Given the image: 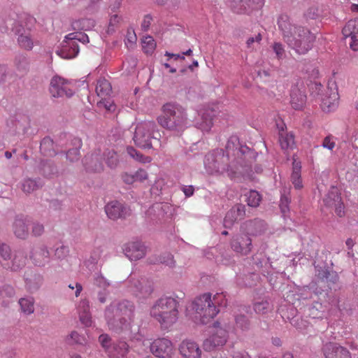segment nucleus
Masks as SVG:
<instances>
[{"mask_svg": "<svg viewBox=\"0 0 358 358\" xmlns=\"http://www.w3.org/2000/svg\"><path fill=\"white\" fill-rule=\"evenodd\" d=\"M250 149L241 144L237 136H231L226 145V155L222 150H213L207 154L204 159V167L210 175L220 176L227 173L233 178L242 166Z\"/></svg>", "mask_w": 358, "mask_h": 358, "instance_id": "1", "label": "nucleus"}, {"mask_svg": "<svg viewBox=\"0 0 358 358\" xmlns=\"http://www.w3.org/2000/svg\"><path fill=\"white\" fill-rule=\"evenodd\" d=\"M227 300L223 293H206L196 298L186 308V315L196 324H206L217 315L218 306H225Z\"/></svg>", "mask_w": 358, "mask_h": 358, "instance_id": "2", "label": "nucleus"}, {"mask_svg": "<svg viewBox=\"0 0 358 358\" xmlns=\"http://www.w3.org/2000/svg\"><path fill=\"white\" fill-rule=\"evenodd\" d=\"M278 25L285 41L298 54H305L312 48L314 35L309 30L293 24L287 15L279 17Z\"/></svg>", "mask_w": 358, "mask_h": 358, "instance_id": "3", "label": "nucleus"}, {"mask_svg": "<svg viewBox=\"0 0 358 358\" xmlns=\"http://www.w3.org/2000/svg\"><path fill=\"white\" fill-rule=\"evenodd\" d=\"M134 305L129 301L111 303L105 310V318L108 328L116 332H132Z\"/></svg>", "mask_w": 358, "mask_h": 358, "instance_id": "4", "label": "nucleus"}, {"mask_svg": "<svg viewBox=\"0 0 358 358\" xmlns=\"http://www.w3.org/2000/svg\"><path fill=\"white\" fill-rule=\"evenodd\" d=\"M157 122L163 128L176 134L183 131L190 124L185 108L175 102H169L162 106Z\"/></svg>", "mask_w": 358, "mask_h": 358, "instance_id": "5", "label": "nucleus"}, {"mask_svg": "<svg viewBox=\"0 0 358 358\" xmlns=\"http://www.w3.org/2000/svg\"><path fill=\"white\" fill-rule=\"evenodd\" d=\"M150 315L162 328L167 329L178 320V302L171 297H162L151 307Z\"/></svg>", "mask_w": 358, "mask_h": 358, "instance_id": "6", "label": "nucleus"}, {"mask_svg": "<svg viewBox=\"0 0 358 358\" xmlns=\"http://www.w3.org/2000/svg\"><path fill=\"white\" fill-rule=\"evenodd\" d=\"M156 124L152 121L139 122L135 128L133 140L134 143L142 148H151L152 146V139L159 143V138L160 134L155 131Z\"/></svg>", "mask_w": 358, "mask_h": 358, "instance_id": "7", "label": "nucleus"}, {"mask_svg": "<svg viewBox=\"0 0 358 358\" xmlns=\"http://www.w3.org/2000/svg\"><path fill=\"white\" fill-rule=\"evenodd\" d=\"M4 23V31L11 30L18 35L17 41L21 48L26 50H31L33 48L34 42L30 31L22 30V25L16 21L15 17H8L5 20Z\"/></svg>", "mask_w": 358, "mask_h": 358, "instance_id": "8", "label": "nucleus"}, {"mask_svg": "<svg viewBox=\"0 0 358 358\" xmlns=\"http://www.w3.org/2000/svg\"><path fill=\"white\" fill-rule=\"evenodd\" d=\"M141 344L149 345L151 353L157 358H171L175 352L172 341L167 338H158L152 343L143 340Z\"/></svg>", "mask_w": 358, "mask_h": 358, "instance_id": "9", "label": "nucleus"}, {"mask_svg": "<svg viewBox=\"0 0 358 358\" xmlns=\"http://www.w3.org/2000/svg\"><path fill=\"white\" fill-rule=\"evenodd\" d=\"M210 336L203 342V347L206 351L213 350L215 348L222 346L227 342V331L215 322L210 330Z\"/></svg>", "mask_w": 358, "mask_h": 358, "instance_id": "10", "label": "nucleus"}, {"mask_svg": "<svg viewBox=\"0 0 358 358\" xmlns=\"http://www.w3.org/2000/svg\"><path fill=\"white\" fill-rule=\"evenodd\" d=\"M129 290L139 299L148 298L153 291L152 283L147 279H134L131 277L129 280Z\"/></svg>", "mask_w": 358, "mask_h": 358, "instance_id": "11", "label": "nucleus"}, {"mask_svg": "<svg viewBox=\"0 0 358 358\" xmlns=\"http://www.w3.org/2000/svg\"><path fill=\"white\" fill-rule=\"evenodd\" d=\"M50 91L54 97L66 96H71L74 92L71 89V84L63 78L54 76L50 82Z\"/></svg>", "mask_w": 358, "mask_h": 358, "instance_id": "12", "label": "nucleus"}, {"mask_svg": "<svg viewBox=\"0 0 358 358\" xmlns=\"http://www.w3.org/2000/svg\"><path fill=\"white\" fill-rule=\"evenodd\" d=\"M264 4V0H229L231 8L239 14L250 13L254 10L260 9Z\"/></svg>", "mask_w": 358, "mask_h": 358, "instance_id": "13", "label": "nucleus"}, {"mask_svg": "<svg viewBox=\"0 0 358 358\" xmlns=\"http://www.w3.org/2000/svg\"><path fill=\"white\" fill-rule=\"evenodd\" d=\"M231 248L237 254L247 255L252 250V240L247 234H237L231 241Z\"/></svg>", "mask_w": 358, "mask_h": 358, "instance_id": "14", "label": "nucleus"}, {"mask_svg": "<svg viewBox=\"0 0 358 358\" xmlns=\"http://www.w3.org/2000/svg\"><path fill=\"white\" fill-rule=\"evenodd\" d=\"M179 352L183 358H201L202 350L191 339L183 340L179 345Z\"/></svg>", "mask_w": 358, "mask_h": 358, "instance_id": "15", "label": "nucleus"}, {"mask_svg": "<svg viewBox=\"0 0 358 358\" xmlns=\"http://www.w3.org/2000/svg\"><path fill=\"white\" fill-rule=\"evenodd\" d=\"M125 255L131 260L136 261L143 258L146 254V247L139 241L129 242L123 248Z\"/></svg>", "mask_w": 358, "mask_h": 358, "instance_id": "16", "label": "nucleus"}, {"mask_svg": "<svg viewBox=\"0 0 358 358\" xmlns=\"http://www.w3.org/2000/svg\"><path fill=\"white\" fill-rule=\"evenodd\" d=\"M79 52L78 43L69 38V34L66 35L62 41V46L57 51V54L63 59H70L76 57Z\"/></svg>", "mask_w": 358, "mask_h": 358, "instance_id": "17", "label": "nucleus"}, {"mask_svg": "<svg viewBox=\"0 0 358 358\" xmlns=\"http://www.w3.org/2000/svg\"><path fill=\"white\" fill-rule=\"evenodd\" d=\"M339 95L336 89H328L321 98V108L326 113L334 111L338 106Z\"/></svg>", "mask_w": 358, "mask_h": 358, "instance_id": "18", "label": "nucleus"}, {"mask_svg": "<svg viewBox=\"0 0 358 358\" xmlns=\"http://www.w3.org/2000/svg\"><path fill=\"white\" fill-rule=\"evenodd\" d=\"M343 34L345 38H350V48L358 50V19L349 20L343 29Z\"/></svg>", "mask_w": 358, "mask_h": 358, "instance_id": "19", "label": "nucleus"}, {"mask_svg": "<svg viewBox=\"0 0 358 358\" xmlns=\"http://www.w3.org/2000/svg\"><path fill=\"white\" fill-rule=\"evenodd\" d=\"M107 216L111 220H117L128 215L127 208L118 201H112L105 206Z\"/></svg>", "mask_w": 358, "mask_h": 358, "instance_id": "20", "label": "nucleus"}, {"mask_svg": "<svg viewBox=\"0 0 358 358\" xmlns=\"http://www.w3.org/2000/svg\"><path fill=\"white\" fill-rule=\"evenodd\" d=\"M83 164L88 171L99 172L103 170V157L100 150H96L93 153L87 155L83 159Z\"/></svg>", "mask_w": 358, "mask_h": 358, "instance_id": "21", "label": "nucleus"}, {"mask_svg": "<svg viewBox=\"0 0 358 358\" xmlns=\"http://www.w3.org/2000/svg\"><path fill=\"white\" fill-rule=\"evenodd\" d=\"M326 358H351L350 352L345 348L336 343H327L323 348Z\"/></svg>", "mask_w": 358, "mask_h": 358, "instance_id": "22", "label": "nucleus"}, {"mask_svg": "<svg viewBox=\"0 0 358 358\" xmlns=\"http://www.w3.org/2000/svg\"><path fill=\"white\" fill-rule=\"evenodd\" d=\"M327 206H335L336 213L339 217L344 215V207L341 203V196L336 187H332L330 192L324 199Z\"/></svg>", "mask_w": 358, "mask_h": 358, "instance_id": "23", "label": "nucleus"}, {"mask_svg": "<svg viewBox=\"0 0 358 358\" xmlns=\"http://www.w3.org/2000/svg\"><path fill=\"white\" fill-rule=\"evenodd\" d=\"M245 215V206L242 204H237L227 212L224 219L225 228H230L238 220L242 219Z\"/></svg>", "mask_w": 358, "mask_h": 358, "instance_id": "24", "label": "nucleus"}, {"mask_svg": "<svg viewBox=\"0 0 358 358\" xmlns=\"http://www.w3.org/2000/svg\"><path fill=\"white\" fill-rule=\"evenodd\" d=\"M199 115L201 117V122H197L198 127L204 131H208L213 126V117L214 112L210 108H203L199 110Z\"/></svg>", "mask_w": 358, "mask_h": 358, "instance_id": "25", "label": "nucleus"}, {"mask_svg": "<svg viewBox=\"0 0 358 358\" xmlns=\"http://www.w3.org/2000/svg\"><path fill=\"white\" fill-rule=\"evenodd\" d=\"M80 320L86 327H90L92 324V317L90 313L89 302L86 299L81 300L77 307Z\"/></svg>", "mask_w": 358, "mask_h": 358, "instance_id": "26", "label": "nucleus"}, {"mask_svg": "<svg viewBox=\"0 0 358 358\" xmlns=\"http://www.w3.org/2000/svg\"><path fill=\"white\" fill-rule=\"evenodd\" d=\"M31 258L36 265L43 266L49 261L50 252L48 248L43 245L34 250Z\"/></svg>", "mask_w": 358, "mask_h": 358, "instance_id": "27", "label": "nucleus"}, {"mask_svg": "<svg viewBox=\"0 0 358 358\" xmlns=\"http://www.w3.org/2000/svg\"><path fill=\"white\" fill-rule=\"evenodd\" d=\"M301 162L295 157H293L292 172L291 174V181L296 189H301L303 182L301 176Z\"/></svg>", "mask_w": 358, "mask_h": 358, "instance_id": "28", "label": "nucleus"}, {"mask_svg": "<svg viewBox=\"0 0 358 358\" xmlns=\"http://www.w3.org/2000/svg\"><path fill=\"white\" fill-rule=\"evenodd\" d=\"M290 103L292 107L295 110H301L306 104V96L296 87L292 90L290 94Z\"/></svg>", "mask_w": 358, "mask_h": 358, "instance_id": "29", "label": "nucleus"}, {"mask_svg": "<svg viewBox=\"0 0 358 358\" xmlns=\"http://www.w3.org/2000/svg\"><path fill=\"white\" fill-rule=\"evenodd\" d=\"M128 345L123 341L113 343L110 350H108V356L110 358H127Z\"/></svg>", "mask_w": 358, "mask_h": 358, "instance_id": "30", "label": "nucleus"}, {"mask_svg": "<svg viewBox=\"0 0 358 358\" xmlns=\"http://www.w3.org/2000/svg\"><path fill=\"white\" fill-rule=\"evenodd\" d=\"M27 258L24 253L19 252L16 253L11 262L3 264V266L6 268H10L12 271H17L26 264Z\"/></svg>", "mask_w": 358, "mask_h": 358, "instance_id": "31", "label": "nucleus"}, {"mask_svg": "<svg viewBox=\"0 0 358 358\" xmlns=\"http://www.w3.org/2000/svg\"><path fill=\"white\" fill-rule=\"evenodd\" d=\"M111 92V85L110 83L104 79H99L96 87V92L100 97L104 98L110 94Z\"/></svg>", "mask_w": 358, "mask_h": 358, "instance_id": "32", "label": "nucleus"}, {"mask_svg": "<svg viewBox=\"0 0 358 358\" xmlns=\"http://www.w3.org/2000/svg\"><path fill=\"white\" fill-rule=\"evenodd\" d=\"M66 342L69 345H85L87 339L83 335L80 334L76 331H72L69 334L66 336Z\"/></svg>", "mask_w": 358, "mask_h": 358, "instance_id": "33", "label": "nucleus"}, {"mask_svg": "<svg viewBox=\"0 0 358 358\" xmlns=\"http://www.w3.org/2000/svg\"><path fill=\"white\" fill-rule=\"evenodd\" d=\"M14 233L18 238H24L28 234V228L22 220H16L14 223Z\"/></svg>", "mask_w": 358, "mask_h": 358, "instance_id": "34", "label": "nucleus"}, {"mask_svg": "<svg viewBox=\"0 0 358 358\" xmlns=\"http://www.w3.org/2000/svg\"><path fill=\"white\" fill-rule=\"evenodd\" d=\"M279 142L283 150L292 148L294 144V136L292 134L282 132L280 134Z\"/></svg>", "mask_w": 358, "mask_h": 358, "instance_id": "35", "label": "nucleus"}, {"mask_svg": "<svg viewBox=\"0 0 358 358\" xmlns=\"http://www.w3.org/2000/svg\"><path fill=\"white\" fill-rule=\"evenodd\" d=\"M22 311L26 314H31L34 311V301L32 297L22 298L19 301Z\"/></svg>", "mask_w": 358, "mask_h": 358, "instance_id": "36", "label": "nucleus"}, {"mask_svg": "<svg viewBox=\"0 0 358 358\" xmlns=\"http://www.w3.org/2000/svg\"><path fill=\"white\" fill-rule=\"evenodd\" d=\"M245 196L248 205L251 207L258 206L262 199L259 192L255 190H250L245 194Z\"/></svg>", "mask_w": 358, "mask_h": 358, "instance_id": "37", "label": "nucleus"}, {"mask_svg": "<svg viewBox=\"0 0 358 358\" xmlns=\"http://www.w3.org/2000/svg\"><path fill=\"white\" fill-rule=\"evenodd\" d=\"M156 48V43L150 36H143L142 38V48L146 54H151Z\"/></svg>", "mask_w": 358, "mask_h": 358, "instance_id": "38", "label": "nucleus"}, {"mask_svg": "<svg viewBox=\"0 0 358 358\" xmlns=\"http://www.w3.org/2000/svg\"><path fill=\"white\" fill-rule=\"evenodd\" d=\"M104 160L108 166L110 168H115L118 164V157L117 154L113 150H108L107 152L103 153Z\"/></svg>", "mask_w": 358, "mask_h": 358, "instance_id": "39", "label": "nucleus"}, {"mask_svg": "<svg viewBox=\"0 0 358 358\" xmlns=\"http://www.w3.org/2000/svg\"><path fill=\"white\" fill-rule=\"evenodd\" d=\"M254 310L257 314H266L271 310V306L268 301L262 300L254 303Z\"/></svg>", "mask_w": 358, "mask_h": 358, "instance_id": "40", "label": "nucleus"}, {"mask_svg": "<svg viewBox=\"0 0 358 358\" xmlns=\"http://www.w3.org/2000/svg\"><path fill=\"white\" fill-rule=\"evenodd\" d=\"M289 193V189H284L281 194L280 202V208L281 212L285 215L289 210V203L290 202V198L288 194Z\"/></svg>", "mask_w": 358, "mask_h": 358, "instance_id": "41", "label": "nucleus"}, {"mask_svg": "<svg viewBox=\"0 0 358 358\" xmlns=\"http://www.w3.org/2000/svg\"><path fill=\"white\" fill-rule=\"evenodd\" d=\"M122 22V16L118 14H113L110 16L107 29L108 34L113 33L115 28Z\"/></svg>", "mask_w": 358, "mask_h": 358, "instance_id": "42", "label": "nucleus"}, {"mask_svg": "<svg viewBox=\"0 0 358 358\" xmlns=\"http://www.w3.org/2000/svg\"><path fill=\"white\" fill-rule=\"evenodd\" d=\"M75 29H80L84 30H90L94 27V22L91 19H82L73 23Z\"/></svg>", "mask_w": 358, "mask_h": 358, "instance_id": "43", "label": "nucleus"}, {"mask_svg": "<svg viewBox=\"0 0 358 358\" xmlns=\"http://www.w3.org/2000/svg\"><path fill=\"white\" fill-rule=\"evenodd\" d=\"M127 153L128 155L134 158V159L139 161L143 163H148L150 162V158L148 157H143L142 155H141L138 151H136L134 148L132 147H128L127 148Z\"/></svg>", "mask_w": 358, "mask_h": 358, "instance_id": "44", "label": "nucleus"}, {"mask_svg": "<svg viewBox=\"0 0 358 358\" xmlns=\"http://www.w3.org/2000/svg\"><path fill=\"white\" fill-rule=\"evenodd\" d=\"M38 187L36 181L31 179H26L22 183V189L26 193H30Z\"/></svg>", "mask_w": 358, "mask_h": 358, "instance_id": "45", "label": "nucleus"}, {"mask_svg": "<svg viewBox=\"0 0 358 358\" xmlns=\"http://www.w3.org/2000/svg\"><path fill=\"white\" fill-rule=\"evenodd\" d=\"M76 141H77V147L69 150L66 153V157L71 162H74V161L78 160L80 157L79 148H80V141L76 140Z\"/></svg>", "mask_w": 358, "mask_h": 358, "instance_id": "46", "label": "nucleus"}, {"mask_svg": "<svg viewBox=\"0 0 358 358\" xmlns=\"http://www.w3.org/2000/svg\"><path fill=\"white\" fill-rule=\"evenodd\" d=\"M15 64L19 71H26L28 67V59L24 55H19L15 59Z\"/></svg>", "mask_w": 358, "mask_h": 358, "instance_id": "47", "label": "nucleus"}, {"mask_svg": "<svg viewBox=\"0 0 358 358\" xmlns=\"http://www.w3.org/2000/svg\"><path fill=\"white\" fill-rule=\"evenodd\" d=\"M158 263H161L163 264H165L166 266H168L169 267H173L175 266V262L173 260V257L172 255L167 253L162 255L159 260L157 261Z\"/></svg>", "mask_w": 358, "mask_h": 358, "instance_id": "48", "label": "nucleus"}, {"mask_svg": "<svg viewBox=\"0 0 358 358\" xmlns=\"http://www.w3.org/2000/svg\"><path fill=\"white\" fill-rule=\"evenodd\" d=\"M69 38L73 39L78 43L80 41L83 43H89V37L87 34L80 32H73L69 34Z\"/></svg>", "mask_w": 358, "mask_h": 358, "instance_id": "49", "label": "nucleus"}, {"mask_svg": "<svg viewBox=\"0 0 358 358\" xmlns=\"http://www.w3.org/2000/svg\"><path fill=\"white\" fill-rule=\"evenodd\" d=\"M94 284L103 289H106L110 285V282L101 274L97 273L94 278Z\"/></svg>", "mask_w": 358, "mask_h": 358, "instance_id": "50", "label": "nucleus"}, {"mask_svg": "<svg viewBox=\"0 0 358 358\" xmlns=\"http://www.w3.org/2000/svg\"><path fill=\"white\" fill-rule=\"evenodd\" d=\"M99 341L107 353L108 352V350H110L112 348L110 338L107 334L100 335L99 337Z\"/></svg>", "mask_w": 358, "mask_h": 358, "instance_id": "51", "label": "nucleus"}, {"mask_svg": "<svg viewBox=\"0 0 358 358\" xmlns=\"http://www.w3.org/2000/svg\"><path fill=\"white\" fill-rule=\"evenodd\" d=\"M290 323L292 326L300 330L303 329L306 326L304 320L299 315H295L290 319Z\"/></svg>", "mask_w": 358, "mask_h": 358, "instance_id": "52", "label": "nucleus"}, {"mask_svg": "<svg viewBox=\"0 0 358 358\" xmlns=\"http://www.w3.org/2000/svg\"><path fill=\"white\" fill-rule=\"evenodd\" d=\"M236 324L238 328L245 331L249 328V322L245 316H240L236 318Z\"/></svg>", "mask_w": 358, "mask_h": 358, "instance_id": "53", "label": "nucleus"}, {"mask_svg": "<svg viewBox=\"0 0 358 358\" xmlns=\"http://www.w3.org/2000/svg\"><path fill=\"white\" fill-rule=\"evenodd\" d=\"M273 50L279 59L284 57L285 50L283 45L280 43H275L273 45Z\"/></svg>", "mask_w": 358, "mask_h": 358, "instance_id": "54", "label": "nucleus"}, {"mask_svg": "<svg viewBox=\"0 0 358 358\" xmlns=\"http://www.w3.org/2000/svg\"><path fill=\"white\" fill-rule=\"evenodd\" d=\"M68 252V248L64 245H61L56 248L55 255L57 258L62 259L66 257Z\"/></svg>", "mask_w": 358, "mask_h": 358, "instance_id": "55", "label": "nucleus"}, {"mask_svg": "<svg viewBox=\"0 0 358 358\" xmlns=\"http://www.w3.org/2000/svg\"><path fill=\"white\" fill-rule=\"evenodd\" d=\"M0 256L3 260L7 261V258L10 256V248L7 245H0Z\"/></svg>", "mask_w": 358, "mask_h": 358, "instance_id": "56", "label": "nucleus"}, {"mask_svg": "<svg viewBox=\"0 0 358 358\" xmlns=\"http://www.w3.org/2000/svg\"><path fill=\"white\" fill-rule=\"evenodd\" d=\"M335 142L331 136H327L322 143V146L328 150H332L335 147Z\"/></svg>", "mask_w": 358, "mask_h": 358, "instance_id": "57", "label": "nucleus"}, {"mask_svg": "<svg viewBox=\"0 0 358 358\" xmlns=\"http://www.w3.org/2000/svg\"><path fill=\"white\" fill-rule=\"evenodd\" d=\"M134 176L136 181L142 182L148 178V174L146 171L143 169L137 171Z\"/></svg>", "mask_w": 358, "mask_h": 358, "instance_id": "58", "label": "nucleus"}, {"mask_svg": "<svg viewBox=\"0 0 358 358\" xmlns=\"http://www.w3.org/2000/svg\"><path fill=\"white\" fill-rule=\"evenodd\" d=\"M44 231L43 226L39 223H34L32 227V232L35 236H40Z\"/></svg>", "mask_w": 358, "mask_h": 358, "instance_id": "59", "label": "nucleus"}, {"mask_svg": "<svg viewBox=\"0 0 358 358\" xmlns=\"http://www.w3.org/2000/svg\"><path fill=\"white\" fill-rule=\"evenodd\" d=\"M151 22L152 17L150 15H145L141 22L142 29L144 31H147L149 29Z\"/></svg>", "mask_w": 358, "mask_h": 358, "instance_id": "60", "label": "nucleus"}, {"mask_svg": "<svg viewBox=\"0 0 358 358\" xmlns=\"http://www.w3.org/2000/svg\"><path fill=\"white\" fill-rule=\"evenodd\" d=\"M69 287L71 289H76L75 290V296L76 297L79 296L82 290H83V286L81 284L78 282H75L73 284H69Z\"/></svg>", "mask_w": 358, "mask_h": 358, "instance_id": "61", "label": "nucleus"}, {"mask_svg": "<svg viewBox=\"0 0 358 358\" xmlns=\"http://www.w3.org/2000/svg\"><path fill=\"white\" fill-rule=\"evenodd\" d=\"M323 86L319 83H314L312 84L311 90L312 94L314 95H320V92L322 91Z\"/></svg>", "mask_w": 358, "mask_h": 358, "instance_id": "62", "label": "nucleus"}, {"mask_svg": "<svg viewBox=\"0 0 358 358\" xmlns=\"http://www.w3.org/2000/svg\"><path fill=\"white\" fill-rule=\"evenodd\" d=\"M109 292L106 290V289H103V291H100L98 293V300L101 303H104L106 301V298L108 295Z\"/></svg>", "mask_w": 358, "mask_h": 358, "instance_id": "63", "label": "nucleus"}, {"mask_svg": "<svg viewBox=\"0 0 358 358\" xmlns=\"http://www.w3.org/2000/svg\"><path fill=\"white\" fill-rule=\"evenodd\" d=\"M226 358H250V356L245 352H236L229 357Z\"/></svg>", "mask_w": 358, "mask_h": 358, "instance_id": "64", "label": "nucleus"}]
</instances>
